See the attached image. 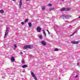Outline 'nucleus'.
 I'll return each mask as SVG.
<instances>
[{
    "mask_svg": "<svg viewBox=\"0 0 80 80\" xmlns=\"http://www.w3.org/2000/svg\"><path fill=\"white\" fill-rule=\"evenodd\" d=\"M61 11H65V8H63L61 9Z\"/></svg>",
    "mask_w": 80,
    "mask_h": 80,
    "instance_id": "4468645a",
    "label": "nucleus"
},
{
    "mask_svg": "<svg viewBox=\"0 0 80 80\" xmlns=\"http://www.w3.org/2000/svg\"><path fill=\"white\" fill-rule=\"evenodd\" d=\"M63 1H64V0H62V2H63Z\"/></svg>",
    "mask_w": 80,
    "mask_h": 80,
    "instance_id": "4c0bfd02",
    "label": "nucleus"
},
{
    "mask_svg": "<svg viewBox=\"0 0 80 80\" xmlns=\"http://www.w3.org/2000/svg\"><path fill=\"white\" fill-rule=\"evenodd\" d=\"M26 0V1H29V0Z\"/></svg>",
    "mask_w": 80,
    "mask_h": 80,
    "instance_id": "c9c22d12",
    "label": "nucleus"
},
{
    "mask_svg": "<svg viewBox=\"0 0 80 80\" xmlns=\"http://www.w3.org/2000/svg\"><path fill=\"white\" fill-rule=\"evenodd\" d=\"M14 50H15V48H14Z\"/></svg>",
    "mask_w": 80,
    "mask_h": 80,
    "instance_id": "58836bf2",
    "label": "nucleus"
},
{
    "mask_svg": "<svg viewBox=\"0 0 80 80\" xmlns=\"http://www.w3.org/2000/svg\"><path fill=\"white\" fill-rule=\"evenodd\" d=\"M62 16L63 17H65L66 19H68V18L70 17H72V16L68 14H63L62 15Z\"/></svg>",
    "mask_w": 80,
    "mask_h": 80,
    "instance_id": "f257e3e1",
    "label": "nucleus"
},
{
    "mask_svg": "<svg viewBox=\"0 0 80 80\" xmlns=\"http://www.w3.org/2000/svg\"><path fill=\"white\" fill-rule=\"evenodd\" d=\"M21 24H22V25H24L25 23H24V22H22Z\"/></svg>",
    "mask_w": 80,
    "mask_h": 80,
    "instance_id": "cd10ccee",
    "label": "nucleus"
},
{
    "mask_svg": "<svg viewBox=\"0 0 80 80\" xmlns=\"http://www.w3.org/2000/svg\"><path fill=\"white\" fill-rule=\"evenodd\" d=\"M34 78L35 80H37V77H36V76L34 77Z\"/></svg>",
    "mask_w": 80,
    "mask_h": 80,
    "instance_id": "a878e982",
    "label": "nucleus"
},
{
    "mask_svg": "<svg viewBox=\"0 0 80 80\" xmlns=\"http://www.w3.org/2000/svg\"><path fill=\"white\" fill-rule=\"evenodd\" d=\"M38 37L40 39H42V35H40L38 36Z\"/></svg>",
    "mask_w": 80,
    "mask_h": 80,
    "instance_id": "a211bd4d",
    "label": "nucleus"
},
{
    "mask_svg": "<svg viewBox=\"0 0 80 80\" xmlns=\"http://www.w3.org/2000/svg\"><path fill=\"white\" fill-rule=\"evenodd\" d=\"M28 48H32V46L31 45H27Z\"/></svg>",
    "mask_w": 80,
    "mask_h": 80,
    "instance_id": "f8f14e48",
    "label": "nucleus"
},
{
    "mask_svg": "<svg viewBox=\"0 0 80 80\" xmlns=\"http://www.w3.org/2000/svg\"><path fill=\"white\" fill-rule=\"evenodd\" d=\"M58 49L57 48H55L54 50V51H55V52L57 51H58Z\"/></svg>",
    "mask_w": 80,
    "mask_h": 80,
    "instance_id": "412c9836",
    "label": "nucleus"
},
{
    "mask_svg": "<svg viewBox=\"0 0 80 80\" xmlns=\"http://www.w3.org/2000/svg\"><path fill=\"white\" fill-rule=\"evenodd\" d=\"M28 66H27V65H23L22 66V67L23 68H26V67H28Z\"/></svg>",
    "mask_w": 80,
    "mask_h": 80,
    "instance_id": "1a4fd4ad",
    "label": "nucleus"
},
{
    "mask_svg": "<svg viewBox=\"0 0 80 80\" xmlns=\"http://www.w3.org/2000/svg\"><path fill=\"white\" fill-rule=\"evenodd\" d=\"M71 43L72 44H78V43L79 42H78V41H71Z\"/></svg>",
    "mask_w": 80,
    "mask_h": 80,
    "instance_id": "39448f33",
    "label": "nucleus"
},
{
    "mask_svg": "<svg viewBox=\"0 0 80 80\" xmlns=\"http://www.w3.org/2000/svg\"><path fill=\"white\" fill-rule=\"evenodd\" d=\"M42 31L44 35V36H46V33H45V30L43 29Z\"/></svg>",
    "mask_w": 80,
    "mask_h": 80,
    "instance_id": "ddd939ff",
    "label": "nucleus"
},
{
    "mask_svg": "<svg viewBox=\"0 0 80 80\" xmlns=\"http://www.w3.org/2000/svg\"><path fill=\"white\" fill-rule=\"evenodd\" d=\"M14 47L15 48H17V45L15 44H14Z\"/></svg>",
    "mask_w": 80,
    "mask_h": 80,
    "instance_id": "b1692460",
    "label": "nucleus"
},
{
    "mask_svg": "<svg viewBox=\"0 0 80 80\" xmlns=\"http://www.w3.org/2000/svg\"><path fill=\"white\" fill-rule=\"evenodd\" d=\"M31 75L32 76V77H35V74H34V73H33V72H31Z\"/></svg>",
    "mask_w": 80,
    "mask_h": 80,
    "instance_id": "6e6552de",
    "label": "nucleus"
},
{
    "mask_svg": "<svg viewBox=\"0 0 80 80\" xmlns=\"http://www.w3.org/2000/svg\"><path fill=\"white\" fill-rule=\"evenodd\" d=\"M22 72H23V73H24L25 72V71H23Z\"/></svg>",
    "mask_w": 80,
    "mask_h": 80,
    "instance_id": "473e14b6",
    "label": "nucleus"
},
{
    "mask_svg": "<svg viewBox=\"0 0 80 80\" xmlns=\"http://www.w3.org/2000/svg\"><path fill=\"white\" fill-rule=\"evenodd\" d=\"M48 6H52V5L51 4H48Z\"/></svg>",
    "mask_w": 80,
    "mask_h": 80,
    "instance_id": "c85d7f7f",
    "label": "nucleus"
},
{
    "mask_svg": "<svg viewBox=\"0 0 80 80\" xmlns=\"http://www.w3.org/2000/svg\"><path fill=\"white\" fill-rule=\"evenodd\" d=\"M54 9H55V8H50L49 9V10H50V11H52V10H54Z\"/></svg>",
    "mask_w": 80,
    "mask_h": 80,
    "instance_id": "f3484780",
    "label": "nucleus"
},
{
    "mask_svg": "<svg viewBox=\"0 0 80 80\" xmlns=\"http://www.w3.org/2000/svg\"><path fill=\"white\" fill-rule=\"evenodd\" d=\"M48 34H50V32H49V31H48Z\"/></svg>",
    "mask_w": 80,
    "mask_h": 80,
    "instance_id": "2f4dec72",
    "label": "nucleus"
},
{
    "mask_svg": "<svg viewBox=\"0 0 80 80\" xmlns=\"http://www.w3.org/2000/svg\"><path fill=\"white\" fill-rule=\"evenodd\" d=\"M78 18H80V16L79 17H78Z\"/></svg>",
    "mask_w": 80,
    "mask_h": 80,
    "instance_id": "e433bc0d",
    "label": "nucleus"
},
{
    "mask_svg": "<svg viewBox=\"0 0 80 80\" xmlns=\"http://www.w3.org/2000/svg\"><path fill=\"white\" fill-rule=\"evenodd\" d=\"M71 9L70 8H66L65 11H69V10H70Z\"/></svg>",
    "mask_w": 80,
    "mask_h": 80,
    "instance_id": "0eeeda50",
    "label": "nucleus"
},
{
    "mask_svg": "<svg viewBox=\"0 0 80 80\" xmlns=\"http://www.w3.org/2000/svg\"><path fill=\"white\" fill-rule=\"evenodd\" d=\"M27 21H28V19H26L25 21V23H26L27 22Z\"/></svg>",
    "mask_w": 80,
    "mask_h": 80,
    "instance_id": "bb28decb",
    "label": "nucleus"
},
{
    "mask_svg": "<svg viewBox=\"0 0 80 80\" xmlns=\"http://www.w3.org/2000/svg\"><path fill=\"white\" fill-rule=\"evenodd\" d=\"M20 53L21 54V55H22L23 54L22 52H20Z\"/></svg>",
    "mask_w": 80,
    "mask_h": 80,
    "instance_id": "c756f323",
    "label": "nucleus"
},
{
    "mask_svg": "<svg viewBox=\"0 0 80 80\" xmlns=\"http://www.w3.org/2000/svg\"><path fill=\"white\" fill-rule=\"evenodd\" d=\"M11 60L12 61V62H14V61H15V59L14 58V57H12L11 58Z\"/></svg>",
    "mask_w": 80,
    "mask_h": 80,
    "instance_id": "9b49d317",
    "label": "nucleus"
},
{
    "mask_svg": "<svg viewBox=\"0 0 80 80\" xmlns=\"http://www.w3.org/2000/svg\"><path fill=\"white\" fill-rule=\"evenodd\" d=\"M28 25L29 26V27H32V22H29L28 23Z\"/></svg>",
    "mask_w": 80,
    "mask_h": 80,
    "instance_id": "9d476101",
    "label": "nucleus"
},
{
    "mask_svg": "<svg viewBox=\"0 0 80 80\" xmlns=\"http://www.w3.org/2000/svg\"><path fill=\"white\" fill-rule=\"evenodd\" d=\"M37 30L38 32L40 33L41 32V28L40 27H38L37 28Z\"/></svg>",
    "mask_w": 80,
    "mask_h": 80,
    "instance_id": "20e7f679",
    "label": "nucleus"
},
{
    "mask_svg": "<svg viewBox=\"0 0 80 80\" xmlns=\"http://www.w3.org/2000/svg\"><path fill=\"white\" fill-rule=\"evenodd\" d=\"M13 2H15V0H12Z\"/></svg>",
    "mask_w": 80,
    "mask_h": 80,
    "instance_id": "72a5a7b5",
    "label": "nucleus"
},
{
    "mask_svg": "<svg viewBox=\"0 0 80 80\" xmlns=\"http://www.w3.org/2000/svg\"><path fill=\"white\" fill-rule=\"evenodd\" d=\"M41 44L43 45H44V46H45L46 45H47V43L46 42H45V41H42L41 42Z\"/></svg>",
    "mask_w": 80,
    "mask_h": 80,
    "instance_id": "7ed1b4c3",
    "label": "nucleus"
},
{
    "mask_svg": "<svg viewBox=\"0 0 80 80\" xmlns=\"http://www.w3.org/2000/svg\"><path fill=\"white\" fill-rule=\"evenodd\" d=\"M22 63H25V61H24V60L22 59Z\"/></svg>",
    "mask_w": 80,
    "mask_h": 80,
    "instance_id": "5701e85b",
    "label": "nucleus"
},
{
    "mask_svg": "<svg viewBox=\"0 0 80 80\" xmlns=\"http://www.w3.org/2000/svg\"><path fill=\"white\" fill-rule=\"evenodd\" d=\"M77 20V18L75 19L72 20V22H75V21H76V20Z\"/></svg>",
    "mask_w": 80,
    "mask_h": 80,
    "instance_id": "aec40b11",
    "label": "nucleus"
},
{
    "mask_svg": "<svg viewBox=\"0 0 80 80\" xmlns=\"http://www.w3.org/2000/svg\"><path fill=\"white\" fill-rule=\"evenodd\" d=\"M78 77V76L77 75L75 77V78H77V77Z\"/></svg>",
    "mask_w": 80,
    "mask_h": 80,
    "instance_id": "7c9ffc66",
    "label": "nucleus"
},
{
    "mask_svg": "<svg viewBox=\"0 0 80 80\" xmlns=\"http://www.w3.org/2000/svg\"><path fill=\"white\" fill-rule=\"evenodd\" d=\"M76 32H77V31H75V32H74L73 33V34H72L70 36V37H72V35H73L75 34V33Z\"/></svg>",
    "mask_w": 80,
    "mask_h": 80,
    "instance_id": "4be33fe9",
    "label": "nucleus"
},
{
    "mask_svg": "<svg viewBox=\"0 0 80 80\" xmlns=\"http://www.w3.org/2000/svg\"><path fill=\"white\" fill-rule=\"evenodd\" d=\"M6 31H7V32H8V31H9V30H8V28L7 27V28H6Z\"/></svg>",
    "mask_w": 80,
    "mask_h": 80,
    "instance_id": "393cba45",
    "label": "nucleus"
},
{
    "mask_svg": "<svg viewBox=\"0 0 80 80\" xmlns=\"http://www.w3.org/2000/svg\"><path fill=\"white\" fill-rule=\"evenodd\" d=\"M42 10H45V6H42Z\"/></svg>",
    "mask_w": 80,
    "mask_h": 80,
    "instance_id": "2eb2a0df",
    "label": "nucleus"
},
{
    "mask_svg": "<svg viewBox=\"0 0 80 80\" xmlns=\"http://www.w3.org/2000/svg\"><path fill=\"white\" fill-rule=\"evenodd\" d=\"M79 27H80V26Z\"/></svg>",
    "mask_w": 80,
    "mask_h": 80,
    "instance_id": "ea45409f",
    "label": "nucleus"
},
{
    "mask_svg": "<svg viewBox=\"0 0 80 80\" xmlns=\"http://www.w3.org/2000/svg\"><path fill=\"white\" fill-rule=\"evenodd\" d=\"M0 12L1 13H4V11L3 10H1Z\"/></svg>",
    "mask_w": 80,
    "mask_h": 80,
    "instance_id": "6ab92c4d",
    "label": "nucleus"
},
{
    "mask_svg": "<svg viewBox=\"0 0 80 80\" xmlns=\"http://www.w3.org/2000/svg\"><path fill=\"white\" fill-rule=\"evenodd\" d=\"M8 31H7L6 32V33L4 35V38H5L6 37H7V35H8Z\"/></svg>",
    "mask_w": 80,
    "mask_h": 80,
    "instance_id": "423d86ee",
    "label": "nucleus"
},
{
    "mask_svg": "<svg viewBox=\"0 0 80 80\" xmlns=\"http://www.w3.org/2000/svg\"><path fill=\"white\" fill-rule=\"evenodd\" d=\"M22 0H20L19 4V8L21 9L22 8Z\"/></svg>",
    "mask_w": 80,
    "mask_h": 80,
    "instance_id": "f03ea898",
    "label": "nucleus"
},
{
    "mask_svg": "<svg viewBox=\"0 0 80 80\" xmlns=\"http://www.w3.org/2000/svg\"><path fill=\"white\" fill-rule=\"evenodd\" d=\"M47 32H49V31H48V30H47Z\"/></svg>",
    "mask_w": 80,
    "mask_h": 80,
    "instance_id": "f704fd0d",
    "label": "nucleus"
},
{
    "mask_svg": "<svg viewBox=\"0 0 80 80\" xmlns=\"http://www.w3.org/2000/svg\"><path fill=\"white\" fill-rule=\"evenodd\" d=\"M27 48H28L27 45H26L24 47L23 49H27Z\"/></svg>",
    "mask_w": 80,
    "mask_h": 80,
    "instance_id": "dca6fc26",
    "label": "nucleus"
}]
</instances>
